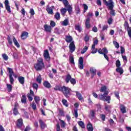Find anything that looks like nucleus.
Masks as SVG:
<instances>
[{
    "instance_id": "3c124183",
    "label": "nucleus",
    "mask_w": 131,
    "mask_h": 131,
    "mask_svg": "<svg viewBox=\"0 0 131 131\" xmlns=\"http://www.w3.org/2000/svg\"><path fill=\"white\" fill-rule=\"evenodd\" d=\"M60 122H61V124H60L61 127L62 128L65 127V124H66L65 123V122L63 120H60Z\"/></svg>"
},
{
    "instance_id": "5fc2aeb1",
    "label": "nucleus",
    "mask_w": 131,
    "mask_h": 131,
    "mask_svg": "<svg viewBox=\"0 0 131 131\" xmlns=\"http://www.w3.org/2000/svg\"><path fill=\"white\" fill-rule=\"evenodd\" d=\"M32 96H33L31 95L30 94H28L27 97H28V100H29V101H30V102H31V101H32V100H33Z\"/></svg>"
},
{
    "instance_id": "9d476101",
    "label": "nucleus",
    "mask_w": 131,
    "mask_h": 131,
    "mask_svg": "<svg viewBox=\"0 0 131 131\" xmlns=\"http://www.w3.org/2000/svg\"><path fill=\"white\" fill-rule=\"evenodd\" d=\"M4 4L7 12H8V13H11V7H10L9 0H5Z\"/></svg>"
},
{
    "instance_id": "e433bc0d",
    "label": "nucleus",
    "mask_w": 131,
    "mask_h": 131,
    "mask_svg": "<svg viewBox=\"0 0 131 131\" xmlns=\"http://www.w3.org/2000/svg\"><path fill=\"white\" fill-rule=\"evenodd\" d=\"M18 81H19L21 84H23L24 83V77H18Z\"/></svg>"
},
{
    "instance_id": "69168bd1",
    "label": "nucleus",
    "mask_w": 131,
    "mask_h": 131,
    "mask_svg": "<svg viewBox=\"0 0 131 131\" xmlns=\"http://www.w3.org/2000/svg\"><path fill=\"white\" fill-rule=\"evenodd\" d=\"M92 95L93 97H94V98H96V99H99V96L95 92H93Z\"/></svg>"
},
{
    "instance_id": "dca6fc26",
    "label": "nucleus",
    "mask_w": 131,
    "mask_h": 131,
    "mask_svg": "<svg viewBox=\"0 0 131 131\" xmlns=\"http://www.w3.org/2000/svg\"><path fill=\"white\" fill-rule=\"evenodd\" d=\"M76 96L78 98V99L79 100V101H83V97H82V95L80 93L76 91Z\"/></svg>"
},
{
    "instance_id": "e2e57ef3",
    "label": "nucleus",
    "mask_w": 131,
    "mask_h": 131,
    "mask_svg": "<svg viewBox=\"0 0 131 131\" xmlns=\"http://www.w3.org/2000/svg\"><path fill=\"white\" fill-rule=\"evenodd\" d=\"M9 79H10V82L11 84H13L14 81V78H13V77H9Z\"/></svg>"
},
{
    "instance_id": "39448f33",
    "label": "nucleus",
    "mask_w": 131,
    "mask_h": 131,
    "mask_svg": "<svg viewBox=\"0 0 131 131\" xmlns=\"http://www.w3.org/2000/svg\"><path fill=\"white\" fill-rule=\"evenodd\" d=\"M34 68L37 71L41 70L42 68H45V65L37 62V63L34 65Z\"/></svg>"
},
{
    "instance_id": "2eb2a0df",
    "label": "nucleus",
    "mask_w": 131,
    "mask_h": 131,
    "mask_svg": "<svg viewBox=\"0 0 131 131\" xmlns=\"http://www.w3.org/2000/svg\"><path fill=\"white\" fill-rule=\"evenodd\" d=\"M90 71L92 74V77H94L96 74L97 70L95 68H91Z\"/></svg>"
},
{
    "instance_id": "0e129e2a",
    "label": "nucleus",
    "mask_w": 131,
    "mask_h": 131,
    "mask_svg": "<svg viewBox=\"0 0 131 131\" xmlns=\"http://www.w3.org/2000/svg\"><path fill=\"white\" fill-rule=\"evenodd\" d=\"M33 88L37 91V89L38 88V84L37 83H33Z\"/></svg>"
},
{
    "instance_id": "f704fd0d",
    "label": "nucleus",
    "mask_w": 131,
    "mask_h": 131,
    "mask_svg": "<svg viewBox=\"0 0 131 131\" xmlns=\"http://www.w3.org/2000/svg\"><path fill=\"white\" fill-rule=\"evenodd\" d=\"M110 14L111 15V16H115L116 15V13H115V10L113 9V8H112V9H110Z\"/></svg>"
},
{
    "instance_id": "6e6552de",
    "label": "nucleus",
    "mask_w": 131,
    "mask_h": 131,
    "mask_svg": "<svg viewBox=\"0 0 131 131\" xmlns=\"http://www.w3.org/2000/svg\"><path fill=\"white\" fill-rule=\"evenodd\" d=\"M70 49V52L71 53H73L75 51V45H74V41L71 42L69 46Z\"/></svg>"
},
{
    "instance_id": "4c0bfd02",
    "label": "nucleus",
    "mask_w": 131,
    "mask_h": 131,
    "mask_svg": "<svg viewBox=\"0 0 131 131\" xmlns=\"http://www.w3.org/2000/svg\"><path fill=\"white\" fill-rule=\"evenodd\" d=\"M78 124L82 128H84L85 126H84V123L82 121H79Z\"/></svg>"
},
{
    "instance_id": "603ef678",
    "label": "nucleus",
    "mask_w": 131,
    "mask_h": 131,
    "mask_svg": "<svg viewBox=\"0 0 131 131\" xmlns=\"http://www.w3.org/2000/svg\"><path fill=\"white\" fill-rule=\"evenodd\" d=\"M74 116H75V118H77V117H78V113H77V110H74Z\"/></svg>"
},
{
    "instance_id": "f8f14e48",
    "label": "nucleus",
    "mask_w": 131,
    "mask_h": 131,
    "mask_svg": "<svg viewBox=\"0 0 131 131\" xmlns=\"http://www.w3.org/2000/svg\"><path fill=\"white\" fill-rule=\"evenodd\" d=\"M73 40V38L72 36H70V35H68L66 36V41L68 43L72 42Z\"/></svg>"
},
{
    "instance_id": "ea45409f",
    "label": "nucleus",
    "mask_w": 131,
    "mask_h": 131,
    "mask_svg": "<svg viewBox=\"0 0 131 131\" xmlns=\"http://www.w3.org/2000/svg\"><path fill=\"white\" fill-rule=\"evenodd\" d=\"M36 81H37V82H38V83H41V76H40V75L37 77Z\"/></svg>"
},
{
    "instance_id": "0eeeda50",
    "label": "nucleus",
    "mask_w": 131,
    "mask_h": 131,
    "mask_svg": "<svg viewBox=\"0 0 131 131\" xmlns=\"http://www.w3.org/2000/svg\"><path fill=\"white\" fill-rule=\"evenodd\" d=\"M89 117L91 119H94L96 117V110H92L89 112Z\"/></svg>"
},
{
    "instance_id": "6e6d98bb",
    "label": "nucleus",
    "mask_w": 131,
    "mask_h": 131,
    "mask_svg": "<svg viewBox=\"0 0 131 131\" xmlns=\"http://www.w3.org/2000/svg\"><path fill=\"white\" fill-rule=\"evenodd\" d=\"M55 18H56L57 20H59L60 19V13L59 12H57L55 14Z\"/></svg>"
},
{
    "instance_id": "cd10ccee",
    "label": "nucleus",
    "mask_w": 131,
    "mask_h": 131,
    "mask_svg": "<svg viewBox=\"0 0 131 131\" xmlns=\"http://www.w3.org/2000/svg\"><path fill=\"white\" fill-rule=\"evenodd\" d=\"M9 69V77H13V76H14V74L15 73H14V72L13 71V70L11 68H8Z\"/></svg>"
},
{
    "instance_id": "864d4df0",
    "label": "nucleus",
    "mask_w": 131,
    "mask_h": 131,
    "mask_svg": "<svg viewBox=\"0 0 131 131\" xmlns=\"http://www.w3.org/2000/svg\"><path fill=\"white\" fill-rule=\"evenodd\" d=\"M13 114H14V115H18V114H19V112H18V110L17 108H14Z\"/></svg>"
},
{
    "instance_id": "a18cd8bd",
    "label": "nucleus",
    "mask_w": 131,
    "mask_h": 131,
    "mask_svg": "<svg viewBox=\"0 0 131 131\" xmlns=\"http://www.w3.org/2000/svg\"><path fill=\"white\" fill-rule=\"evenodd\" d=\"M2 57L5 61H8V60H9V57L6 54H3Z\"/></svg>"
},
{
    "instance_id": "412c9836",
    "label": "nucleus",
    "mask_w": 131,
    "mask_h": 131,
    "mask_svg": "<svg viewBox=\"0 0 131 131\" xmlns=\"http://www.w3.org/2000/svg\"><path fill=\"white\" fill-rule=\"evenodd\" d=\"M21 102L23 104H26L27 102V100L26 98V96L25 95H23L22 97H21Z\"/></svg>"
},
{
    "instance_id": "4be33fe9",
    "label": "nucleus",
    "mask_w": 131,
    "mask_h": 131,
    "mask_svg": "<svg viewBox=\"0 0 131 131\" xmlns=\"http://www.w3.org/2000/svg\"><path fill=\"white\" fill-rule=\"evenodd\" d=\"M43 85L44 86H45V88H47V89H50V88H52V85H51V83H50L47 81H44Z\"/></svg>"
},
{
    "instance_id": "c85d7f7f",
    "label": "nucleus",
    "mask_w": 131,
    "mask_h": 131,
    "mask_svg": "<svg viewBox=\"0 0 131 131\" xmlns=\"http://www.w3.org/2000/svg\"><path fill=\"white\" fill-rule=\"evenodd\" d=\"M55 33H56V34H61L62 33V30L59 29L58 28H56L54 30Z\"/></svg>"
},
{
    "instance_id": "ddd939ff",
    "label": "nucleus",
    "mask_w": 131,
    "mask_h": 131,
    "mask_svg": "<svg viewBox=\"0 0 131 131\" xmlns=\"http://www.w3.org/2000/svg\"><path fill=\"white\" fill-rule=\"evenodd\" d=\"M39 123L40 124L41 129H45V128L47 127V124L45 123V122L42 121V120H39Z\"/></svg>"
},
{
    "instance_id": "393cba45",
    "label": "nucleus",
    "mask_w": 131,
    "mask_h": 131,
    "mask_svg": "<svg viewBox=\"0 0 131 131\" xmlns=\"http://www.w3.org/2000/svg\"><path fill=\"white\" fill-rule=\"evenodd\" d=\"M87 129L88 131H94V127H93V125L91 123H89L87 125Z\"/></svg>"
},
{
    "instance_id": "7c9ffc66",
    "label": "nucleus",
    "mask_w": 131,
    "mask_h": 131,
    "mask_svg": "<svg viewBox=\"0 0 131 131\" xmlns=\"http://www.w3.org/2000/svg\"><path fill=\"white\" fill-rule=\"evenodd\" d=\"M75 29L76 30H78V31H79V32H81V30H82L81 27L79 25H76L75 26Z\"/></svg>"
},
{
    "instance_id": "58836bf2",
    "label": "nucleus",
    "mask_w": 131,
    "mask_h": 131,
    "mask_svg": "<svg viewBox=\"0 0 131 131\" xmlns=\"http://www.w3.org/2000/svg\"><path fill=\"white\" fill-rule=\"evenodd\" d=\"M62 3L64 5V7L66 8H67V6H69V3L68 2V1L67 0H62Z\"/></svg>"
},
{
    "instance_id": "bf43d9fd",
    "label": "nucleus",
    "mask_w": 131,
    "mask_h": 131,
    "mask_svg": "<svg viewBox=\"0 0 131 131\" xmlns=\"http://www.w3.org/2000/svg\"><path fill=\"white\" fill-rule=\"evenodd\" d=\"M102 53L103 55H104V54H108V50H107V49L104 48L102 49Z\"/></svg>"
},
{
    "instance_id": "c756f323",
    "label": "nucleus",
    "mask_w": 131,
    "mask_h": 131,
    "mask_svg": "<svg viewBox=\"0 0 131 131\" xmlns=\"http://www.w3.org/2000/svg\"><path fill=\"white\" fill-rule=\"evenodd\" d=\"M34 101H35L36 103L38 104L40 101V98L39 96H35L34 98Z\"/></svg>"
},
{
    "instance_id": "bb28decb",
    "label": "nucleus",
    "mask_w": 131,
    "mask_h": 131,
    "mask_svg": "<svg viewBox=\"0 0 131 131\" xmlns=\"http://www.w3.org/2000/svg\"><path fill=\"white\" fill-rule=\"evenodd\" d=\"M116 71L120 73V75L123 73V69L122 68H118L116 69Z\"/></svg>"
},
{
    "instance_id": "b1692460",
    "label": "nucleus",
    "mask_w": 131,
    "mask_h": 131,
    "mask_svg": "<svg viewBox=\"0 0 131 131\" xmlns=\"http://www.w3.org/2000/svg\"><path fill=\"white\" fill-rule=\"evenodd\" d=\"M72 77H71V75H70V74H68L66 77V81L67 82V83H69V81H70V80H71L72 79Z\"/></svg>"
},
{
    "instance_id": "aec40b11",
    "label": "nucleus",
    "mask_w": 131,
    "mask_h": 131,
    "mask_svg": "<svg viewBox=\"0 0 131 131\" xmlns=\"http://www.w3.org/2000/svg\"><path fill=\"white\" fill-rule=\"evenodd\" d=\"M13 41L15 47H16L17 48H20V44H19V42H18V41H17V39L15 37H13Z\"/></svg>"
},
{
    "instance_id": "f3484780",
    "label": "nucleus",
    "mask_w": 131,
    "mask_h": 131,
    "mask_svg": "<svg viewBox=\"0 0 131 131\" xmlns=\"http://www.w3.org/2000/svg\"><path fill=\"white\" fill-rule=\"evenodd\" d=\"M44 28L45 31H46L47 32H51V31H52V27H51V26L45 25L44 26Z\"/></svg>"
},
{
    "instance_id": "37998d69",
    "label": "nucleus",
    "mask_w": 131,
    "mask_h": 131,
    "mask_svg": "<svg viewBox=\"0 0 131 131\" xmlns=\"http://www.w3.org/2000/svg\"><path fill=\"white\" fill-rule=\"evenodd\" d=\"M89 48L87 46H85L83 50L81 51V54H84L86 51H88Z\"/></svg>"
},
{
    "instance_id": "680f3d73",
    "label": "nucleus",
    "mask_w": 131,
    "mask_h": 131,
    "mask_svg": "<svg viewBox=\"0 0 131 131\" xmlns=\"http://www.w3.org/2000/svg\"><path fill=\"white\" fill-rule=\"evenodd\" d=\"M83 6L84 7V12H86V11H88V9H89V7L85 4H83Z\"/></svg>"
},
{
    "instance_id": "a878e982",
    "label": "nucleus",
    "mask_w": 131,
    "mask_h": 131,
    "mask_svg": "<svg viewBox=\"0 0 131 131\" xmlns=\"http://www.w3.org/2000/svg\"><path fill=\"white\" fill-rule=\"evenodd\" d=\"M124 26L125 29H127V30H128V29H131V27H129V25H128V23L127 21H125Z\"/></svg>"
},
{
    "instance_id": "2f4dec72",
    "label": "nucleus",
    "mask_w": 131,
    "mask_h": 131,
    "mask_svg": "<svg viewBox=\"0 0 131 131\" xmlns=\"http://www.w3.org/2000/svg\"><path fill=\"white\" fill-rule=\"evenodd\" d=\"M67 11L69 13V14H71L72 13V7H71V5H68L67 7Z\"/></svg>"
},
{
    "instance_id": "7ed1b4c3",
    "label": "nucleus",
    "mask_w": 131,
    "mask_h": 131,
    "mask_svg": "<svg viewBox=\"0 0 131 131\" xmlns=\"http://www.w3.org/2000/svg\"><path fill=\"white\" fill-rule=\"evenodd\" d=\"M43 56L46 61H50L51 60V57H50V53L48 50H46L43 52Z\"/></svg>"
},
{
    "instance_id": "a211bd4d",
    "label": "nucleus",
    "mask_w": 131,
    "mask_h": 131,
    "mask_svg": "<svg viewBox=\"0 0 131 131\" xmlns=\"http://www.w3.org/2000/svg\"><path fill=\"white\" fill-rule=\"evenodd\" d=\"M16 125L18 127H21L23 125V120L21 118L17 120Z\"/></svg>"
},
{
    "instance_id": "f03ea898",
    "label": "nucleus",
    "mask_w": 131,
    "mask_h": 131,
    "mask_svg": "<svg viewBox=\"0 0 131 131\" xmlns=\"http://www.w3.org/2000/svg\"><path fill=\"white\" fill-rule=\"evenodd\" d=\"M71 89L68 87H66L65 86H63L62 87L61 92L63 93L64 96L66 98H69L70 96V91Z\"/></svg>"
},
{
    "instance_id": "1a4fd4ad",
    "label": "nucleus",
    "mask_w": 131,
    "mask_h": 131,
    "mask_svg": "<svg viewBox=\"0 0 131 131\" xmlns=\"http://www.w3.org/2000/svg\"><path fill=\"white\" fill-rule=\"evenodd\" d=\"M78 67L79 69H83V58L80 57L78 61Z\"/></svg>"
},
{
    "instance_id": "4d7b16f0",
    "label": "nucleus",
    "mask_w": 131,
    "mask_h": 131,
    "mask_svg": "<svg viewBox=\"0 0 131 131\" xmlns=\"http://www.w3.org/2000/svg\"><path fill=\"white\" fill-rule=\"evenodd\" d=\"M32 108L33 110H35L36 109V104H35V102H32Z\"/></svg>"
},
{
    "instance_id": "c9c22d12",
    "label": "nucleus",
    "mask_w": 131,
    "mask_h": 131,
    "mask_svg": "<svg viewBox=\"0 0 131 131\" xmlns=\"http://www.w3.org/2000/svg\"><path fill=\"white\" fill-rule=\"evenodd\" d=\"M7 88L8 89V92H12V88H13V86L10 84H7Z\"/></svg>"
},
{
    "instance_id": "5701e85b",
    "label": "nucleus",
    "mask_w": 131,
    "mask_h": 131,
    "mask_svg": "<svg viewBox=\"0 0 131 131\" xmlns=\"http://www.w3.org/2000/svg\"><path fill=\"white\" fill-rule=\"evenodd\" d=\"M61 24L62 26H67L68 24H69V20L66 19L63 21L61 22Z\"/></svg>"
},
{
    "instance_id": "13d9d810",
    "label": "nucleus",
    "mask_w": 131,
    "mask_h": 131,
    "mask_svg": "<svg viewBox=\"0 0 131 131\" xmlns=\"http://www.w3.org/2000/svg\"><path fill=\"white\" fill-rule=\"evenodd\" d=\"M105 110L108 112H110V110H111V105H106L105 106Z\"/></svg>"
},
{
    "instance_id": "4468645a",
    "label": "nucleus",
    "mask_w": 131,
    "mask_h": 131,
    "mask_svg": "<svg viewBox=\"0 0 131 131\" xmlns=\"http://www.w3.org/2000/svg\"><path fill=\"white\" fill-rule=\"evenodd\" d=\"M90 20L91 19H90V17H88L86 19V21H85V27L88 29H89V28H91V24H90Z\"/></svg>"
},
{
    "instance_id": "423d86ee",
    "label": "nucleus",
    "mask_w": 131,
    "mask_h": 131,
    "mask_svg": "<svg viewBox=\"0 0 131 131\" xmlns=\"http://www.w3.org/2000/svg\"><path fill=\"white\" fill-rule=\"evenodd\" d=\"M106 6L108 7L109 10H112V9L114 8V3L113 2V1L108 0Z\"/></svg>"
},
{
    "instance_id": "72a5a7b5",
    "label": "nucleus",
    "mask_w": 131,
    "mask_h": 131,
    "mask_svg": "<svg viewBox=\"0 0 131 131\" xmlns=\"http://www.w3.org/2000/svg\"><path fill=\"white\" fill-rule=\"evenodd\" d=\"M37 63L41 65H45L43 63V59L41 58H39L37 60Z\"/></svg>"
},
{
    "instance_id": "473e14b6",
    "label": "nucleus",
    "mask_w": 131,
    "mask_h": 131,
    "mask_svg": "<svg viewBox=\"0 0 131 131\" xmlns=\"http://www.w3.org/2000/svg\"><path fill=\"white\" fill-rule=\"evenodd\" d=\"M54 90L55 91H59L60 92H61L62 91V87L59 86V85H56L54 87Z\"/></svg>"
},
{
    "instance_id": "8fccbe9b",
    "label": "nucleus",
    "mask_w": 131,
    "mask_h": 131,
    "mask_svg": "<svg viewBox=\"0 0 131 131\" xmlns=\"http://www.w3.org/2000/svg\"><path fill=\"white\" fill-rule=\"evenodd\" d=\"M113 43H114L115 48H116L117 49H118L119 48V43H118V42H117V41H114Z\"/></svg>"
},
{
    "instance_id": "79ce46f5",
    "label": "nucleus",
    "mask_w": 131,
    "mask_h": 131,
    "mask_svg": "<svg viewBox=\"0 0 131 131\" xmlns=\"http://www.w3.org/2000/svg\"><path fill=\"white\" fill-rule=\"evenodd\" d=\"M7 40H8V43H9V45H13V42L12 41V39L11 38V36H8Z\"/></svg>"
},
{
    "instance_id": "6ab92c4d",
    "label": "nucleus",
    "mask_w": 131,
    "mask_h": 131,
    "mask_svg": "<svg viewBox=\"0 0 131 131\" xmlns=\"http://www.w3.org/2000/svg\"><path fill=\"white\" fill-rule=\"evenodd\" d=\"M28 37V32H24L21 35V39H26Z\"/></svg>"
},
{
    "instance_id": "774afa93",
    "label": "nucleus",
    "mask_w": 131,
    "mask_h": 131,
    "mask_svg": "<svg viewBox=\"0 0 131 131\" xmlns=\"http://www.w3.org/2000/svg\"><path fill=\"white\" fill-rule=\"evenodd\" d=\"M57 126V131H62V129L60 128V124L57 123L56 125Z\"/></svg>"
},
{
    "instance_id": "49530a36",
    "label": "nucleus",
    "mask_w": 131,
    "mask_h": 131,
    "mask_svg": "<svg viewBox=\"0 0 131 131\" xmlns=\"http://www.w3.org/2000/svg\"><path fill=\"white\" fill-rule=\"evenodd\" d=\"M31 16H34V15H35V12H34V10L32 8H31L30 9V12H29Z\"/></svg>"
},
{
    "instance_id": "9b49d317",
    "label": "nucleus",
    "mask_w": 131,
    "mask_h": 131,
    "mask_svg": "<svg viewBox=\"0 0 131 131\" xmlns=\"http://www.w3.org/2000/svg\"><path fill=\"white\" fill-rule=\"evenodd\" d=\"M120 109L121 113L122 114H124V113H126V107L124 106L123 104H120Z\"/></svg>"
},
{
    "instance_id": "20e7f679",
    "label": "nucleus",
    "mask_w": 131,
    "mask_h": 131,
    "mask_svg": "<svg viewBox=\"0 0 131 131\" xmlns=\"http://www.w3.org/2000/svg\"><path fill=\"white\" fill-rule=\"evenodd\" d=\"M54 10H55V7H54V6L50 7L48 5L46 7V11L48 14H50V15H53V14H54V11H53Z\"/></svg>"
},
{
    "instance_id": "de8ad7c7",
    "label": "nucleus",
    "mask_w": 131,
    "mask_h": 131,
    "mask_svg": "<svg viewBox=\"0 0 131 131\" xmlns=\"http://www.w3.org/2000/svg\"><path fill=\"white\" fill-rule=\"evenodd\" d=\"M116 67H117V68H119L120 67L121 64H120V61H119V60H117L116 61Z\"/></svg>"
},
{
    "instance_id": "f257e3e1",
    "label": "nucleus",
    "mask_w": 131,
    "mask_h": 131,
    "mask_svg": "<svg viewBox=\"0 0 131 131\" xmlns=\"http://www.w3.org/2000/svg\"><path fill=\"white\" fill-rule=\"evenodd\" d=\"M100 92L101 93H104L103 94L99 95L100 100H102V101H107V103H110V100H111V97L108 96L109 92L107 90V87L106 86H102L100 90Z\"/></svg>"
},
{
    "instance_id": "c03bdc74",
    "label": "nucleus",
    "mask_w": 131,
    "mask_h": 131,
    "mask_svg": "<svg viewBox=\"0 0 131 131\" xmlns=\"http://www.w3.org/2000/svg\"><path fill=\"white\" fill-rule=\"evenodd\" d=\"M62 103L66 107H68V104H67V100L66 99H62Z\"/></svg>"
},
{
    "instance_id": "a19ab883",
    "label": "nucleus",
    "mask_w": 131,
    "mask_h": 131,
    "mask_svg": "<svg viewBox=\"0 0 131 131\" xmlns=\"http://www.w3.org/2000/svg\"><path fill=\"white\" fill-rule=\"evenodd\" d=\"M61 15H65L66 12H67V9L66 8H62L60 10Z\"/></svg>"
},
{
    "instance_id": "052dcab7",
    "label": "nucleus",
    "mask_w": 131,
    "mask_h": 131,
    "mask_svg": "<svg viewBox=\"0 0 131 131\" xmlns=\"http://www.w3.org/2000/svg\"><path fill=\"white\" fill-rule=\"evenodd\" d=\"M70 82L72 84H73V85H74V84L76 83V81L75 80V79L72 78V79H71L70 80Z\"/></svg>"
},
{
    "instance_id": "09e8293b",
    "label": "nucleus",
    "mask_w": 131,
    "mask_h": 131,
    "mask_svg": "<svg viewBox=\"0 0 131 131\" xmlns=\"http://www.w3.org/2000/svg\"><path fill=\"white\" fill-rule=\"evenodd\" d=\"M69 60L71 64H74V58H73V56H70Z\"/></svg>"
},
{
    "instance_id": "338daca9",
    "label": "nucleus",
    "mask_w": 131,
    "mask_h": 131,
    "mask_svg": "<svg viewBox=\"0 0 131 131\" xmlns=\"http://www.w3.org/2000/svg\"><path fill=\"white\" fill-rule=\"evenodd\" d=\"M50 25L51 27H55V26H56V23H55L54 21H51Z\"/></svg>"
}]
</instances>
